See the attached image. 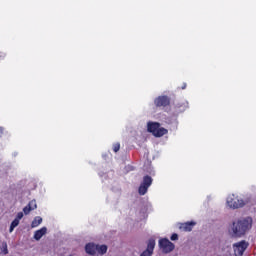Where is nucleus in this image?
Wrapping results in <instances>:
<instances>
[{
  "instance_id": "nucleus-13",
  "label": "nucleus",
  "mask_w": 256,
  "mask_h": 256,
  "mask_svg": "<svg viewBox=\"0 0 256 256\" xmlns=\"http://www.w3.org/2000/svg\"><path fill=\"white\" fill-rule=\"evenodd\" d=\"M41 223H43V218H41L40 216H36L31 223L32 229L35 227H39V225H41Z\"/></svg>"
},
{
  "instance_id": "nucleus-5",
  "label": "nucleus",
  "mask_w": 256,
  "mask_h": 256,
  "mask_svg": "<svg viewBox=\"0 0 256 256\" xmlns=\"http://www.w3.org/2000/svg\"><path fill=\"white\" fill-rule=\"evenodd\" d=\"M248 247H249V243H247V241L245 240H242L238 243L233 244L234 255L243 256V253H245Z\"/></svg>"
},
{
  "instance_id": "nucleus-20",
  "label": "nucleus",
  "mask_w": 256,
  "mask_h": 256,
  "mask_svg": "<svg viewBox=\"0 0 256 256\" xmlns=\"http://www.w3.org/2000/svg\"><path fill=\"white\" fill-rule=\"evenodd\" d=\"M23 217V212H18L17 216H16V220L21 221V218Z\"/></svg>"
},
{
  "instance_id": "nucleus-21",
  "label": "nucleus",
  "mask_w": 256,
  "mask_h": 256,
  "mask_svg": "<svg viewBox=\"0 0 256 256\" xmlns=\"http://www.w3.org/2000/svg\"><path fill=\"white\" fill-rule=\"evenodd\" d=\"M3 135V128L0 127V136Z\"/></svg>"
},
{
  "instance_id": "nucleus-6",
  "label": "nucleus",
  "mask_w": 256,
  "mask_h": 256,
  "mask_svg": "<svg viewBox=\"0 0 256 256\" xmlns=\"http://www.w3.org/2000/svg\"><path fill=\"white\" fill-rule=\"evenodd\" d=\"M227 205L230 209H241V207H245V202L237 198H228Z\"/></svg>"
},
{
  "instance_id": "nucleus-12",
  "label": "nucleus",
  "mask_w": 256,
  "mask_h": 256,
  "mask_svg": "<svg viewBox=\"0 0 256 256\" xmlns=\"http://www.w3.org/2000/svg\"><path fill=\"white\" fill-rule=\"evenodd\" d=\"M107 245H96V251L99 253V255H105L107 253Z\"/></svg>"
},
{
  "instance_id": "nucleus-19",
  "label": "nucleus",
  "mask_w": 256,
  "mask_h": 256,
  "mask_svg": "<svg viewBox=\"0 0 256 256\" xmlns=\"http://www.w3.org/2000/svg\"><path fill=\"white\" fill-rule=\"evenodd\" d=\"M119 149H121V145H120L119 143L115 144V145H114V148H113V151H114L115 153H117V152L119 151Z\"/></svg>"
},
{
  "instance_id": "nucleus-22",
  "label": "nucleus",
  "mask_w": 256,
  "mask_h": 256,
  "mask_svg": "<svg viewBox=\"0 0 256 256\" xmlns=\"http://www.w3.org/2000/svg\"><path fill=\"white\" fill-rule=\"evenodd\" d=\"M185 87H187V85H186V84H184V85L182 86V89H185Z\"/></svg>"
},
{
  "instance_id": "nucleus-18",
  "label": "nucleus",
  "mask_w": 256,
  "mask_h": 256,
  "mask_svg": "<svg viewBox=\"0 0 256 256\" xmlns=\"http://www.w3.org/2000/svg\"><path fill=\"white\" fill-rule=\"evenodd\" d=\"M170 239L171 241H179V235L177 233H173Z\"/></svg>"
},
{
  "instance_id": "nucleus-3",
  "label": "nucleus",
  "mask_w": 256,
  "mask_h": 256,
  "mask_svg": "<svg viewBox=\"0 0 256 256\" xmlns=\"http://www.w3.org/2000/svg\"><path fill=\"white\" fill-rule=\"evenodd\" d=\"M159 247L162 253H165L166 255L175 250V244H173V242L169 241L167 238H162L159 240Z\"/></svg>"
},
{
  "instance_id": "nucleus-7",
  "label": "nucleus",
  "mask_w": 256,
  "mask_h": 256,
  "mask_svg": "<svg viewBox=\"0 0 256 256\" xmlns=\"http://www.w3.org/2000/svg\"><path fill=\"white\" fill-rule=\"evenodd\" d=\"M154 104L157 107H168V105H171V98H169L168 96H158L154 100Z\"/></svg>"
},
{
  "instance_id": "nucleus-14",
  "label": "nucleus",
  "mask_w": 256,
  "mask_h": 256,
  "mask_svg": "<svg viewBox=\"0 0 256 256\" xmlns=\"http://www.w3.org/2000/svg\"><path fill=\"white\" fill-rule=\"evenodd\" d=\"M19 226V221L16 220V218L11 222L10 224V228H9V233H13V231L15 230V227Z\"/></svg>"
},
{
  "instance_id": "nucleus-11",
  "label": "nucleus",
  "mask_w": 256,
  "mask_h": 256,
  "mask_svg": "<svg viewBox=\"0 0 256 256\" xmlns=\"http://www.w3.org/2000/svg\"><path fill=\"white\" fill-rule=\"evenodd\" d=\"M195 225H197V223L193 221L186 222L182 224V229H184V231L190 232V231H193V227H195Z\"/></svg>"
},
{
  "instance_id": "nucleus-8",
  "label": "nucleus",
  "mask_w": 256,
  "mask_h": 256,
  "mask_svg": "<svg viewBox=\"0 0 256 256\" xmlns=\"http://www.w3.org/2000/svg\"><path fill=\"white\" fill-rule=\"evenodd\" d=\"M153 251H155V239L151 238L148 240L147 248L144 250L140 256H152Z\"/></svg>"
},
{
  "instance_id": "nucleus-15",
  "label": "nucleus",
  "mask_w": 256,
  "mask_h": 256,
  "mask_svg": "<svg viewBox=\"0 0 256 256\" xmlns=\"http://www.w3.org/2000/svg\"><path fill=\"white\" fill-rule=\"evenodd\" d=\"M1 250L4 255H9V250L7 249V242H2Z\"/></svg>"
},
{
  "instance_id": "nucleus-10",
  "label": "nucleus",
  "mask_w": 256,
  "mask_h": 256,
  "mask_svg": "<svg viewBox=\"0 0 256 256\" xmlns=\"http://www.w3.org/2000/svg\"><path fill=\"white\" fill-rule=\"evenodd\" d=\"M47 234V227H42L41 229L35 231L34 233V239L35 241H41V238L43 235Z\"/></svg>"
},
{
  "instance_id": "nucleus-17",
  "label": "nucleus",
  "mask_w": 256,
  "mask_h": 256,
  "mask_svg": "<svg viewBox=\"0 0 256 256\" xmlns=\"http://www.w3.org/2000/svg\"><path fill=\"white\" fill-rule=\"evenodd\" d=\"M28 206L31 207L32 211H35V209L37 208V201L32 200L28 203Z\"/></svg>"
},
{
  "instance_id": "nucleus-1",
  "label": "nucleus",
  "mask_w": 256,
  "mask_h": 256,
  "mask_svg": "<svg viewBox=\"0 0 256 256\" xmlns=\"http://www.w3.org/2000/svg\"><path fill=\"white\" fill-rule=\"evenodd\" d=\"M253 227V218L246 217L237 221H234L230 228V235L234 239H237L239 237H244V235L247 233Z\"/></svg>"
},
{
  "instance_id": "nucleus-9",
  "label": "nucleus",
  "mask_w": 256,
  "mask_h": 256,
  "mask_svg": "<svg viewBox=\"0 0 256 256\" xmlns=\"http://www.w3.org/2000/svg\"><path fill=\"white\" fill-rule=\"evenodd\" d=\"M85 252L88 255H96L97 254V245L93 243H88L85 245Z\"/></svg>"
},
{
  "instance_id": "nucleus-4",
  "label": "nucleus",
  "mask_w": 256,
  "mask_h": 256,
  "mask_svg": "<svg viewBox=\"0 0 256 256\" xmlns=\"http://www.w3.org/2000/svg\"><path fill=\"white\" fill-rule=\"evenodd\" d=\"M152 184H153V178H151V176L149 175L144 176L143 181L138 188L139 195H145Z\"/></svg>"
},
{
  "instance_id": "nucleus-16",
  "label": "nucleus",
  "mask_w": 256,
  "mask_h": 256,
  "mask_svg": "<svg viewBox=\"0 0 256 256\" xmlns=\"http://www.w3.org/2000/svg\"><path fill=\"white\" fill-rule=\"evenodd\" d=\"M31 211H33V208L28 206V204L23 208L24 215H29L31 213Z\"/></svg>"
},
{
  "instance_id": "nucleus-2",
  "label": "nucleus",
  "mask_w": 256,
  "mask_h": 256,
  "mask_svg": "<svg viewBox=\"0 0 256 256\" xmlns=\"http://www.w3.org/2000/svg\"><path fill=\"white\" fill-rule=\"evenodd\" d=\"M147 131L148 133H152L154 137H163V135L169 133V130L161 127V123L151 121L147 123Z\"/></svg>"
}]
</instances>
